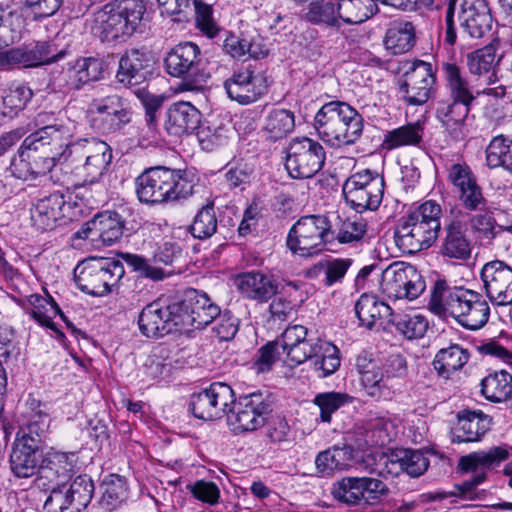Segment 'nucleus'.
<instances>
[{
  "label": "nucleus",
  "instance_id": "1",
  "mask_svg": "<svg viewBox=\"0 0 512 512\" xmlns=\"http://www.w3.org/2000/svg\"><path fill=\"white\" fill-rule=\"evenodd\" d=\"M428 308L440 317H453L469 330L482 328L490 315V307L480 293L463 287L450 288L445 280L434 283Z\"/></svg>",
  "mask_w": 512,
  "mask_h": 512
},
{
  "label": "nucleus",
  "instance_id": "2",
  "mask_svg": "<svg viewBox=\"0 0 512 512\" xmlns=\"http://www.w3.org/2000/svg\"><path fill=\"white\" fill-rule=\"evenodd\" d=\"M281 341L288 361L294 365L309 362L320 378L334 374L340 366L339 349L329 341L308 337V330L302 325L286 328Z\"/></svg>",
  "mask_w": 512,
  "mask_h": 512
},
{
  "label": "nucleus",
  "instance_id": "3",
  "mask_svg": "<svg viewBox=\"0 0 512 512\" xmlns=\"http://www.w3.org/2000/svg\"><path fill=\"white\" fill-rule=\"evenodd\" d=\"M145 11L143 0H115L95 11L88 25L102 42L124 41L137 31Z\"/></svg>",
  "mask_w": 512,
  "mask_h": 512
},
{
  "label": "nucleus",
  "instance_id": "4",
  "mask_svg": "<svg viewBox=\"0 0 512 512\" xmlns=\"http://www.w3.org/2000/svg\"><path fill=\"white\" fill-rule=\"evenodd\" d=\"M314 128L324 142L332 147L354 144L362 135L363 118L349 104L331 101L324 104L314 117Z\"/></svg>",
  "mask_w": 512,
  "mask_h": 512
},
{
  "label": "nucleus",
  "instance_id": "5",
  "mask_svg": "<svg viewBox=\"0 0 512 512\" xmlns=\"http://www.w3.org/2000/svg\"><path fill=\"white\" fill-rule=\"evenodd\" d=\"M441 207L428 200L402 217L395 232L397 245L407 253L429 248L440 231Z\"/></svg>",
  "mask_w": 512,
  "mask_h": 512
},
{
  "label": "nucleus",
  "instance_id": "6",
  "mask_svg": "<svg viewBox=\"0 0 512 512\" xmlns=\"http://www.w3.org/2000/svg\"><path fill=\"white\" fill-rule=\"evenodd\" d=\"M136 193L143 203H162L191 195L193 183L181 170L154 167L136 178Z\"/></svg>",
  "mask_w": 512,
  "mask_h": 512
},
{
  "label": "nucleus",
  "instance_id": "7",
  "mask_svg": "<svg viewBox=\"0 0 512 512\" xmlns=\"http://www.w3.org/2000/svg\"><path fill=\"white\" fill-rule=\"evenodd\" d=\"M201 51L192 42L179 43L173 47L164 59L166 72L181 78L176 91L198 93L204 90L209 75L201 68Z\"/></svg>",
  "mask_w": 512,
  "mask_h": 512
},
{
  "label": "nucleus",
  "instance_id": "8",
  "mask_svg": "<svg viewBox=\"0 0 512 512\" xmlns=\"http://www.w3.org/2000/svg\"><path fill=\"white\" fill-rule=\"evenodd\" d=\"M123 264L113 258L91 257L74 269L78 288L92 296H104L117 286L124 276Z\"/></svg>",
  "mask_w": 512,
  "mask_h": 512
},
{
  "label": "nucleus",
  "instance_id": "9",
  "mask_svg": "<svg viewBox=\"0 0 512 512\" xmlns=\"http://www.w3.org/2000/svg\"><path fill=\"white\" fill-rule=\"evenodd\" d=\"M331 234V225L324 215H306L290 228L286 245L293 255L312 257L325 247Z\"/></svg>",
  "mask_w": 512,
  "mask_h": 512
},
{
  "label": "nucleus",
  "instance_id": "10",
  "mask_svg": "<svg viewBox=\"0 0 512 512\" xmlns=\"http://www.w3.org/2000/svg\"><path fill=\"white\" fill-rule=\"evenodd\" d=\"M384 190V177L370 169L353 173L343 184L346 203L358 213L377 210L383 200Z\"/></svg>",
  "mask_w": 512,
  "mask_h": 512
},
{
  "label": "nucleus",
  "instance_id": "11",
  "mask_svg": "<svg viewBox=\"0 0 512 512\" xmlns=\"http://www.w3.org/2000/svg\"><path fill=\"white\" fill-rule=\"evenodd\" d=\"M71 163L83 182H98L107 171L111 160L110 146L97 138L79 139L71 146Z\"/></svg>",
  "mask_w": 512,
  "mask_h": 512
},
{
  "label": "nucleus",
  "instance_id": "12",
  "mask_svg": "<svg viewBox=\"0 0 512 512\" xmlns=\"http://www.w3.org/2000/svg\"><path fill=\"white\" fill-rule=\"evenodd\" d=\"M131 117L129 102L118 94L94 98L87 109L90 127L103 135L119 132Z\"/></svg>",
  "mask_w": 512,
  "mask_h": 512
},
{
  "label": "nucleus",
  "instance_id": "13",
  "mask_svg": "<svg viewBox=\"0 0 512 512\" xmlns=\"http://www.w3.org/2000/svg\"><path fill=\"white\" fill-rule=\"evenodd\" d=\"M425 288V280L411 264L394 262L382 271L381 290L389 298L414 300Z\"/></svg>",
  "mask_w": 512,
  "mask_h": 512
},
{
  "label": "nucleus",
  "instance_id": "14",
  "mask_svg": "<svg viewBox=\"0 0 512 512\" xmlns=\"http://www.w3.org/2000/svg\"><path fill=\"white\" fill-rule=\"evenodd\" d=\"M325 159L326 152L318 141L295 138L289 144L285 167L292 178H310L322 169Z\"/></svg>",
  "mask_w": 512,
  "mask_h": 512
},
{
  "label": "nucleus",
  "instance_id": "15",
  "mask_svg": "<svg viewBox=\"0 0 512 512\" xmlns=\"http://www.w3.org/2000/svg\"><path fill=\"white\" fill-rule=\"evenodd\" d=\"M228 407L227 421L233 431L252 432L262 427L266 416L270 412L267 398L260 392H254L239 397Z\"/></svg>",
  "mask_w": 512,
  "mask_h": 512
},
{
  "label": "nucleus",
  "instance_id": "16",
  "mask_svg": "<svg viewBox=\"0 0 512 512\" xmlns=\"http://www.w3.org/2000/svg\"><path fill=\"white\" fill-rule=\"evenodd\" d=\"M507 446H496L486 451H478L461 457L459 467L463 472H471L470 478L458 486L459 495L464 499H473L478 485L485 480V468H491L509 457Z\"/></svg>",
  "mask_w": 512,
  "mask_h": 512
},
{
  "label": "nucleus",
  "instance_id": "17",
  "mask_svg": "<svg viewBox=\"0 0 512 512\" xmlns=\"http://www.w3.org/2000/svg\"><path fill=\"white\" fill-rule=\"evenodd\" d=\"M388 487L373 477H344L336 482L332 495L348 505H374L388 493Z\"/></svg>",
  "mask_w": 512,
  "mask_h": 512
},
{
  "label": "nucleus",
  "instance_id": "18",
  "mask_svg": "<svg viewBox=\"0 0 512 512\" xmlns=\"http://www.w3.org/2000/svg\"><path fill=\"white\" fill-rule=\"evenodd\" d=\"M407 65L399 79V94L408 105H423L430 98L435 82L433 68L430 63L422 60Z\"/></svg>",
  "mask_w": 512,
  "mask_h": 512
},
{
  "label": "nucleus",
  "instance_id": "19",
  "mask_svg": "<svg viewBox=\"0 0 512 512\" xmlns=\"http://www.w3.org/2000/svg\"><path fill=\"white\" fill-rule=\"evenodd\" d=\"M181 306L177 302L164 305L161 301H153L146 305L139 314L140 332L149 338L162 337L174 331H182L178 320Z\"/></svg>",
  "mask_w": 512,
  "mask_h": 512
},
{
  "label": "nucleus",
  "instance_id": "20",
  "mask_svg": "<svg viewBox=\"0 0 512 512\" xmlns=\"http://www.w3.org/2000/svg\"><path fill=\"white\" fill-rule=\"evenodd\" d=\"M233 402V389L225 383L216 382L205 390L193 394L190 408L196 418L209 421L219 419L227 414L228 407Z\"/></svg>",
  "mask_w": 512,
  "mask_h": 512
},
{
  "label": "nucleus",
  "instance_id": "21",
  "mask_svg": "<svg viewBox=\"0 0 512 512\" xmlns=\"http://www.w3.org/2000/svg\"><path fill=\"white\" fill-rule=\"evenodd\" d=\"M486 296L496 306L512 304V268L505 262L494 260L481 269Z\"/></svg>",
  "mask_w": 512,
  "mask_h": 512
},
{
  "label": "nucleus",
  "instance_id": "22",
  "mask_svg": "<svg viewBox=\"0 0 512 512\" xmlns=\"http://www.w3.org/2000/svg\"><path fill=\"white\" fill-rule=\"evenodd\" d=\"M223 85L228 97L243 105L257 101L267 90L265 78L251 66L235 70Z\"/></svg>",
  "mask_w": 512,
  "mask_h": 512
},
{
  "label": "nucleus",
  "instance_id": "23",
  "mask_svg": "<svg viewBox=\"0 0 512 512\" xmlns=\"http://www.w3.org/2000/svg\"><path fill=\"white\" fill-rule=\"evenodd\" d=\"M447 177L453 192L466 209L476 211L486 204L482 188L466 163L452 164L447 170Z\"/></svg>",
  "mask_w": 512,
  "mask_h": 512
},
{
  "label": "nucleus",
  "instance_id": "24",
  "mask_svg": "<svg viewBox=\"0 0 512 512\" xmlns=\"http://www.w3.org/2000/svg\"><path fill=\"white\" fill-rule=\"evenodd\" d=\"M447 177L453 192L466 209L476 211L486 204L482 188L466 163L452 164L447 170Z\"/></svg>",
  "mask_w": 512,
  "mask_h": 512
},
{
  "label": "nucleus",
  "instance_id": "25",
  "mask_svg": "<svg viewBox=\"0 0 512 512\" xmlns=\"http://www.w3.org/2000/svg\"><path fill=\"white\" fill-rule=\"evenodd\" d=\"M177 304L181 306L178 320L182 331L202 329L212 323L220 312V308L205 293L193 292Z\"/></svg>",
  "mask_w": 512,
  "mask_h": 512
},
{
  "label": "nucleus",
  "instance_id": "26",
  "mask_svg": "<svg viewBox=\"0 0 512 512\" xmlns=\"http://www.w3.org/2000/svg\"><path fill=\"white\" fill-rule=\"evenodd\" d=\"M75 124L56 123L45 126L28 136L33 142L43 144V149L49 151L60 162L71 159V146L76 143L72 141Z\"/></svg>",
  "mask_w": 512,
  "mask_h": 512
},
{
  "label": "nucleus",
  "instance_id": "27",
  "mask_svg": "<svg viewBox=\"0 0 512 512\" xmlns=\"http://www.w3.org/2000/svg\"><path fill=\"white\" fill-rule=\"evenodd\" d=\"M123 228V221L118 213L105 211L82 225L75 236L80 239H88L93 243L101 242L102 245L109 246L121 238Z\"/></svg>",
  "mask_w": 512,
  "mask_h": 512
},
{
  "label": "nucleus",
  "instance_id": "28",
  "mask_svg": "<svg viewBox=\"0 0 512 512\" xmlns=\"http://www.w3.org/2000/svg\"><path fill=\"white\" fill-rule=\"evenodd\" d=\"M234 284L241 295L258 303H267L278 293L279 283L270 274L251 270L236 276Z\"/></svg>",
  "mask_w": 512,
  "mask_h": 512
},
{
  "label": "nucleus",
  "instance_id": "29",
  "mask_svg": "<svg viewBox=\"0 0 512 512\" xmlns=\"http://www.w3.org/2000/svg\"><path fill=\"white\" fill-rule=\"evenodd\" d=\"M462 33L482 38L492 27V16L485 0H462L459 12Z\"/></svg>",
  "mask_w": 512,
  "mask_h": 512
},
{
  "label": "nucleus",
  "instance_id": "30",
  "mask_svg": "<svg viewBox=\"0 0 512 512\" xmlns=\"http://www.w3.org/2000/svg\"><path fill=\"white\" fill-rule=\"evenodd\" d=\"M151 59L149 55L139 49H132L120 58L117 79L124 85H139L150 74Z\"/></svg>",
  "mask_w": 512,
  "mask_h": 512
},
{
  "label": "nucleus",
  "instance_id": "31",
  "mask_svg": "<svg viewBox=\"0 0 512 512\" xmlns=\"http://www.w3.org/2000/svg\"><path fill=\"white\" fill-rule=\"evenodd\" d=\"M64 197L55 192L38 199L30 209L32 225L39 231H48L63 217Z\"/></svg>",
  "mask_w": 512,
  "mask_h": 512
},
{
  "label": "nucleus",
  "instance_id": "32",
  "mask_svg": "<svg viewBox=\"0 0 512 512\" xmlns=\"http://www.w3.org/2000/svg\"><path fill=\"white\" fill-rule=\"evenodd\" d=\"M104 77V63L95 57L79 58L63 72L65 85L71 90H80L86 84Z\"/></svg>",
  "mask_w": 512,
  "mask_h": 512
},
{
  "label": "nucleus",
  "instance_id": "33",
  "mask_svg": "<svg viewBox=\"0 0 512 512\" xmlns=\"http://www.w3.org/2000/svg\"><path fill=\"white\" fill-rule=\"evenodd\" d=\"M201 121L199 110L190 102L179 101L170 106L167 112L166 130L180 136L195 131Z\"/></svg>",
  "mask_w": 512,
  "mask_h": 512
},
{
  "label": "nucleus",
  "instance_id": "34",
  "mask_svg": "<svg viewBox=\"0 0 512 512\" xmlns=\"http://www.w3.org/2000/svg\"><path fill=\"white\" fill-rule=\"evenodd\" d=\"M490 419L482 412L463 411L458 414L456 426L451 430L455 443L476 442L488 431Z\"/></svg>",
  "mask_w": 512,
  "mask_h": 512
},
{
  "label": "nucleus",
  "instance_id": "35",
  "mask_svg": "<svg viewBox=\"0 0 512 512\" xmlns=\"http://www.w3.org/2000/svg\"><path fill=\"white\" fill-rule=\"evenodd\" d=\"M385 49L391 55L409 52L416 43V31L412 22L395 20L389 24L384 36Z\"/></svg>",
  "mask_w": 512,
  "mask_h": 512
},
{
  "label": "nucleus",
  "instance_id": "36",
  "mask_svg": "<svg viewBox=\"0 0 512 512\" xmlns=\"http://www.w3.org/2000/svg\"><path fill=\"white\" fill-rule=\"evenodd\" d=\"M401 450L390 453L374 452L365 455L359 468L368 474L396 477L403 473Z\"/></svg>",
  "mask_w": 512,
  "mask_h": 512
},
{
  "label": "nucleus",
  "instance_id": "37",
  "mask_svg": "<svg viewBox=\"0 0 512 512\" xmlns=\"http://www.w3.org/2000/svg\"><path fill=\"white\" fill-rule=\"evenodd\" d=\"M49 428V417L41 410L33 412L16 433L15 445L25 449L39 450L43 437Z\"/></svg>",
  "mask_w": 512,
  "mask_h": 512
},
{
  "label": "nucleus",
  "instance_id": "38",
  "mask_svg": "<svg viewBox=\"0 0 512 512\" xmlns=\"http://www.w3.org/2000/svg\"><path fill=\"white\" fill-rule=\"evenodd\" d=\"M78 457L74 452H61L49 450L46 452L42 464L40 465L41 477H50L51 475L61 480L70 478L75 471Z\"/></svg>",
  "mask_w": 512,
  "mask_h": 512
},
{
  "label": "nucleus",
  "instance_id": "39",
  "mask_svg": "<svg viewBox=\"0 0 512 512\" xmlns=\"http://www.w3.org/2000/svg\"><path fill=\"white\" fill-rule=\"evenodd\" d=\"M441 253L445 257L458 260H466L470 257L471 244L465 235L464 225L460 221L454 220L446 227Z\"/></svg>",
  "mask_w": 512,
  "mask_h": 512
},
{
  "label": "nucleus",
  "instance_id": "40",
  "mask_svg": "<svg viewBox=\"0 0 512 512\" xmlns=\"http://www.w3.org/2000/svg\"><path fill=\"white\" fill-rule=\"evenodd\" d=\"M355 312L360 324L368 329H372L378 320L392 316L390 306L372 294L360 296L355 305Z\"/></svg>",
  "mask_w": 512,
  "mask_h": 512
},
{
  "label": "nucleus",
  "instance_id": "41",
  "mask_svg": "<svg viewBox=\"0 0 512 512\" xmlns=\"http://www.w3.org/2000/svg\"><path fill=\"white\" fill-rule=\"evenodd\" d=\"M27 12V9L8 11L0 8V47L12 45L21 39Z\"/></svg>",
  "mask_w": 512,
  "mask_h": 512
},
{
  "label": "nucleus",
  "instance_id": "42",
  "mask_svg": "<svg viewBox=\"0 0 512 512\" xmlns=\"http://www.w3.org/2000/svg\"><path fill=\"white\" fill-rule=\"evenodd\" d=\"M469 359V353L458 344L450 345L437 352L433 360V367L438 375L449 379L451 375L460 370Z\"/></svg>",
  "mask_w": 512,
  "mask_h": 512
},
{
  "label": "nucleus",
  "instance_id": "43",
  "mask_svg": "<svg viewBox=\"0 0 512 512\" xmlns=\"http://www.w3.org/2000/svg\"><path fill=\"white\" fill-rule=\"evenodd\" d=\"M352 465L350 447H331L316 456L315 467L322 475H331L335 471L348 469Z\"/></svg>",
  "mask_w": 512,
  "mask_h": 512
},
{
  "label": "nucleus",
  "instance_id": "44",
  "mask_svg": "<svg viewBox=\"0 0 512 512\" xmlns=\"http://www.w3.org/2000/svg\"><path fill=\"white\" fill-rule=\"evenodd\" d=\"M481 393L490 402H505L512 395V375L504 370L490 373L481 381Z\"/></svg>",
  "mask_w": 512,
  "mask_h": 512
},
{
  "label": "nucleus",
  "instance_id": "45",
  "mask_svg": "<svg viewBox=\"0 0 512 512\" xmlns=\"http://www.w3.org/2000/svg\"><path fill=\"white\" fill-rule=\"evenodd\" d=\"M337 15L347 24H360L378 12L374 0H337Z\"/></svg>",
  "mask_w": 512,
  "mask_h": 512
},
{
  "label": "nucleus",
  "instance_id": "46",
  "mask_svg": "<svg viewBox=\"0 0 512 512\" xmlns=\"http://www.w3.org/2000/svg\"><path fill=\"white\" fill-rule=\"evenodd\" d=\"M486 163L491 169L502 168L512 173V138L494 136L486 148Z\"/></svg>",
  "mask_w": 512,
  "mask_h": 512
},
{
  "label": "nucleus",
  "instance_id": "47",
  "mask_svg": "<svg viewBox=\"0 0 512 512\" xmlns=\"http://www.w3.org/2000/svg\"><path fill=\"white\" fill-rule=\"evenodd\" d=\"M101 506L107 511H113L126 503L128 499V486L126 479L117 474L108 475L101 485Z\"/></svg>",
  "mask_w": 512,
  "mask_h": 512
},
{
  "label": "nucleus",
  "instance_id": "48",
  "mask_svg": "<svg viewBox=\"0 0 512 512\" xmlns=\"http://www.w3.org/2000/svg\"><path fill=\"white\" fill-rule=\"evenodd\" d=\"M424 127L419 121L403 125L387 131L384 135L383 146L393 150L402 146H418L423 139Z\"/></svg>",
  "mask_w": 512,
  "mask_h": 512
},
{
  "label": "nucleus",
  "instance_id": "49",
  "mask_svg": "<svg viewBox=\"0 0 512 512\" xmlns=\"http://www.w3.org/2000/svg\"><path fill=\"white\" fill-rule=\"evenodd\" d=\"M37 449H25V447L13 444L10 455V469L17 478H30L40 473L38 465Z\"/></svg>",
  "mask_w": 512,
  "mask_h": 512
},
{
  "label": "nucleus",
  "instance_id": "50",
  "mask_svg": "<svg viewBox=\"0 0 512 512\" xmlns=\"http://www.w3.org/2000/svg\"><path fill=\"white\" fill-rule=\"evenodd\" d=\"M295 117L286 109H274L266 117L263 130L272 141H278L293 132Z\"/></svg>",
  "mask_w": 512,
  "mask_h": 512
},
{
  "label": "nucleus",
  "instance_id": "51",
  "mask_svg": "<svg viewBox=\"0 0 512 512\" xmlns=\"http://www.w3.org/2000/svg\"><path fill=\"white\" fill-rule=\"evenodd\" d=\"M496 60V49L489 45L478 49L467 55V65L469 71L475 75H487L489 83L494 81Z\"/></svg>",
  "mask_w": 512,
  "mask_h": 512
},
{
  "label": "nucleus",
  "instance_id": "52",
  "mask_svg": "<svg viewBox=\"0 0 512 512\" xmlns=\"http://www.w3.org/2000/svg\"><path fill=\"white\" fill-rule=\"evenodd\" d=\"M23 147L30 151L32 178L45 176L60 163L49 151L43 149V144L33 142L28 137L23 141Z\"/></svg>",
  "mask_w": 512,
  "mask_h": 512
},
{
  "label": "nucleus",
  "instance_id": "53",
  "mask_svg": "<svg viewBox=\"0 0 512 512\" xmlns=\"http://www.w3.org/2000/svg\"><path fill=\"white\" fill-rule=\"evenodd\" d=\"M469 113V105L454 100L440 101L436 109L437 119L450 130L463 124Z\"/></svg>",
  "mask_w": 512,
  "mask_h": 512
},
{
  "label": "nucleus",
  "instance_id": "54",
  "mask_svg": "<svg viewBox=\"0 0 512 512\" xmlns=\"http://www.w3.org/2000/svg\"><path fill=\"white\" fill-rule=\"evenodd\" d=\"M66 491L76 512H81L91 502L94 494V483L90 476L83 474L77 476L72 483L66 484Z\"/></svg>",
  "mask_w": 512,
  "mask_h": 512
},
{
  "label": "nucleus",
  "instance_id": "55",
  "mask_svg": "<svg viewBox=\"0 0 512 512\" xmlns=\"http://www.w3.org/2000/svg\"><path fill=\"white\" fill-rule=\"evenodd\" d=\"M32 90L23 84L11 85L3 94V110L1 114L7 117H14L24 109L27 102L32 98Z\"/></svg>",
  "mask_w": 512,
  "mask_h": 512
},
{
  "label": "nucleus",
  "instance_id": "56",
  "mask_svg": "<svg viewBox=\"0 0 512 512\" xmlns=\"http://www.w3.org/2000/svg\"><path fill=\"white\" fill-rule=\"evenodd\" d=\"M444 72L452 100L470 105L474 97L466 80L461 76L460 68L453 63H446Z\"/></svg>",
  "mask_w": 512,
  "mask_h": 512
},
{
  "label": "nucleus",
  "instance_id": "57",
  "mask_svg": "<svg viewBox=\"0 0 512 512\" xmlns=\"http://www.w3.org/2000/svg\"><path fill=\"white\" fill-rule=\"evenodd\" d=\"M217 231V217L213 204H207L196 214L192 225L191 234L200 240L212 237Z\"/></svg>",
  "mask_w": 512,
  "mask_h": 512
},
{
  "label": "nucleus",
  "instance_id": "58",
  "mask_svg": "<svg viewBox=\"0 0 512 512\" xmlns=\"http://www.w3.org/2000/svg\"><path fill=\"white\" fill-rule=\"evenodd\" d=\"M350 401L351 397L348 394L331 391L317 394L313 403L320 409L321 421L329 423L332 414Z\"/></svg>",
  "mask_w": 512,
  "mask_h": 512
},
{
  "label": "nucleus",
  "instance_id": "59",
  "mask_svg": "<svg viewBox=\"0 0 512 512\" xmlns=\"http://www.w3.org/2000/svg\"><path fill=\"white\" fill-rule=\"evenodd\" d=\"M482 208L483 206L479 208L481 210L479 213L469 218V226L479 238L490 241L496 237L498 229L501 230L502 227L496 225L492 211L482 210Z\"/></svg>",
  "mask_w": 512,
  "mask_h": 512
},
{
  "label": "nucleus",
  "instance_id": "60",
  "mask_svg": "<svg viewBox=\"0 0 512 512\" xmlns=\"http://www.w3.org/2000/svg\"><path fill=\"white\" fill-rule=\"evenodd\" d=\"M356 369L361 382L366 387H374L383 379V373L378 361L367 353H361L356 358Z\"/></svg>",
  "mask_w": 512,
  "mask_h": 512
},
{
  "label": "nucleus",
  "instance_id": "61",
  "mask_svg": "<svg viewBox=\"0 0 512 512\" xmlns=\"http://www.w3.org/2000/svg\"><path fill=\"white\" fill-rule=\"evenodd\" d=\"M392 321L396 330L409 340L422 338L428 329L427 319L420 314L404 315Z\"/></svg>",
  "mask_w": 512,
  "mask_h": 512
},
{
  "label": "nucleus",
  "instance_id": "62",
  "mask_svg": "<svg viewBox=\"0 0 512 512\" xmlns=\"http://www.w3.org/2000/svg\"><path fill=\"white\" fill-rule=\"evenodd\" d=\"M305 18L312 23H324L329 26H337L340 19L337 15L336 3L329 1L321 4L319 0L310 2Z\"/></svg>",
  "mask_w": 512,
  "mask_h": 512
},
{
  "label": "nucleus",
  "instance_id": "63",
  "mask_svg": "<svg viewBox=\"0 0 512 512\" xmlns=\"http://www.w3.org/2000/svg\"><path fill=\"white\" fill-rule=\"evenodd\" d=\"M396 428L393 422L384 417H377L370 422L367 437L372 445L384 446L390 443L396 436Z\"/></svg>",
  "mask_w": 512,
  "mask_h": 512
},
{
  "label": "nucleus",
  "instance_id": "64",
  "mask_svg": "<svg viewBox=\"0 0 512 512\" xmlns=\"http://www.w3.org/2000/svg\"><path fill=\"white\" fill-rule=\"evenodd\" d=\"M44 512H76L66 491V483H57L46 498L43 505Z\"/></svg>",
  "mask_w": 512,
  "mask_h": 512
}]
</instances>
